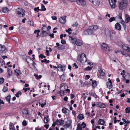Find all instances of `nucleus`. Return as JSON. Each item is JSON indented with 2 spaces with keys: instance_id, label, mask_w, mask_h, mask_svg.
I'll return each instance as SVG.
<instances>
[{
  "instance_id": "obj_1",
  "label": "nucleus",
  "mask_w": 130,
  "mask_h": 130,
  "mask_svg": "<svg viewBox=\"0 0 130 130\" xmlns=\"http://www.w3.org/2000/svg\"><path fill=\"white\" fill-rule=\"evenodd\" d=\"M97 29L98 26L96 25L91 26L84 31V34L85 35H91L93 34L94 31H96Z\"/></svg>"
},
{
  "instance_id": "obj_2",
  "label": "nucleus",
  "mask_w": 130,
  "mask_h": 130,
  "mask_svg": "<svg viewBox=\"0 0 130 130\" xmlns=\"http://www.w3.org/2000/svg\"><path fill=\"white\" fill-rule=\"evenodd\" d=\"M16 13L19 17H23L25 15V11L22 8H19L16 9Z\"/></svg>"
},
{
  "instance_id": "obj_3",
  "label": "nucleus",
  "mask_w": 130,
  "mask_h": 130,
  "mask_svg": "<svg viewBox=\"0 0 130 130\" xmlns=\"http://www.w3.org/2000/svg\"><path fill=\"white\" fill-rule=\"evenodd\" d=\"M128 2L127 0H122L120 3L119 5V9L122 10L123 7L127 6V5Z\"/></svg>"
},
{
  "instance_id": "obj_4",
  "label": "nucleus",
  "mask_w": 130,
  "mask_h": 130,
  "mask_svg": "<svg viewBox=\"0 0 130 130\" xmlns=\"http://www.w3.org/2000/svg\"><path fill=\"white\" fill-rule=\"evenodd\" d=\"M80 61L82 62H84L86 61V58L85 54L82 53L80 56L79 57Z\"/></svg>"
},
{
  "instance_id": "obj_5",
  "label": "nucleus",
  "mask_w": 130,
  "mask_h": 130,
  "mask_svg": "<svg viewBox=\"0 0 130 130\" xmlns=\"http://www.w3.org/2000/svg\"><path fill=\"white\" fill-rule=\"evenodd\" d=\"M77 4L80 6H84L86 5L85 0H75Z\"/></svg>"
},
{
  "instance_id": "obj_6",
  "label": "nucleus",
  "mask_w": 130,
  "mask_h": 130,
  "mask_svg": "<svg viewBox=\"0 0 130 130\" xmlns=\"http://www.w3.org/2000/svg\"><path fill=\"white\" fill-rule=\"evenodd\" d=\"M110 5L112 9H113L116 6L115 3L116 0H109Z\"/></svg>"
},
{
  "instance_id": "obj_7",
  "label": "nucleus",
  "mask_w": 130,
  "mask_h": 130,
  "mask_svg": "<svg viewBox=\"0 0 130 130\" xmlns=\"http://www.w3.org/2000/svg\"><path fill=\"white\" fill-rule=\"evenodd\" d=\"M102 49L105 51H109V46L105 43H103L102 44Z\"/></svg>"
},
{
  "instance_id": "obj_8",
  "label": "nucleus",
  "mask_w": 130,
  "mask_h": 130,
  "mask_svg": "<svg viewBox=\"0 0 130 130\" xmlns=\"http://www.w3.org/2000/svg\"><path fill=\"white\" fill-rule=\"evenodd\" d=\"M66 16H63L59 19V21L62 24H64L65 23L66 21Z\"/></svg>"
},
{
  "instance_id": "obj_9",
  "label": "nucleus",
  "mask_w": 130,
  "mask_h": 130,
  "mask_svg": "<svg viewBox=\"0 0 130 130\" xmlns=\"http://www.w3.org/2000/svg\"><path fill=\"white\" fill-rule=\"evenodd\" d=\"M75 44L77 46H80L83 44V42L82 40L79 39H76Z\"/></svg>"
},
{
  "instance_id": "obj_10",
  "label": "nucleus",
  "mask_w": 130,
  "mask_h": 130,
  "mask_svg": "<svg viewBox=\"0 0 130 130\" xmlns=\"http://www.w3.org/2000/svg\"><path fill=\"white\" fill-rule=\"evenodd\" d=\"M64 121L63 120L59 119L57 120L56 122V124L57 125H61L64 124Z\"/></svg>"
},
{
  "instance_id": "obj_11",
  "label": "nucleus",
  "mask_w": 130,
  "mask_h": 130,
  "mask_svg": "<svg viewBox=\"0 0 130 130\" xmlns=\"http://www.w3.org/2000/svg\"><path fill=\"white\" fill-rule=\"evenodd\" d=\"M66 67L65 65L63 66L61 64H59L58 66V68H59L61 71L63 72L65 70Z\"/></svg>"
},
{
  "instance_id": "obj_12",
  "label": "nucleus",
  "mask_w": 130,
  "mask_h": 130,
  "mask_svg": "<svg viewBox=\"0 0 130 130\" xmlns=\"http://www.w3.org/2000/svg\"><path fill=\"white\" fill-rule=\"evenodd\" d=\"M108 80H109L108 82H107L106 83V85L108 88L110 89L112 87V86L111 80L109 78Z\"/></svg>"
},
{
  "instance_id": "obj_13",
  "label": "nucleus",
  "mask_w": 130,
  "mask_h": 130,
  "mask_svg": "<svg viewBox=\"0 0 130 130\" xmlns=\"http://www.w3.org/2000/svg\"><path fill=\"white\" fill-rule=\"evenodd\" d=\"M69 40L73 44H75L76 39L74 38L73 37L70 36H69Z\"/></svg>"
},
{
  "instance_id": "obj_14",
  "label": "nucleus",
  "mask_w": 130,
  "mask_h": 130,
  "mask_svg": "<svg viewBox=\"0 0 130 130\" xmlns=\"http://www.w3.org/2000/svg\"><path fill=\"white\" fill-rule=\"evenodd\" d=\"M125 22L126 23H128L130 20V17L129 15L125 14Z\"/></svg>"
},
{
  "instance_id": "obj_15",
  "label": "nucleus",
  "mask_w": 130,
  "mask_h": 130,
  "mask_svg": "<svg viewBox=\"0 0 130 130\" xmlns=\"http://www.w3.org/2000/svg\"><path fill=\"white\" fill-rule=\"evenodd\" d=\"M122 47L124 50L126 51L127 52H130V49L126 45H123Z\"/></svg>"
},
{
  "instance_id": "obj_16",
  "label": "nucleus",
  "mask_w": 130,
  "mask_h": 130,
  "mask_svg": "<svg viewBox=\"0 0 130 130\" xmlns=\"http://www.w3.org/2000/svg\"><path fill=\"white\" fill-rule=\"evenodd\" d=\"M96 106L97 107L101 108H105L106 107V105L104 104L101 103H100L96 105Z\"/></svg>"
},
{
  "instance_id": "obj_17",
  "label": "nucleus",
  "mask_w": 130,
  "mask_h": 130,
  "mask_svg": "<svg viewBox=\"0 0 130 130\" xmlns=\"http://www.w3.org/2000/svg\"><path fill=\"white\" fill-rule=\"evenodd\" d=\"M22 113L24 115H26L28 114L29 112L27 108H25L22 111Z\"/></svg>"
},
{
  "instance_id": "obj_18",
  "label": "nucleus",
  "mask_w": 130,
  "mask_h": 130,
  "mask_svg": "<svg viewBox=\"0 0 130 130\" xmlns=\"http://www.w3.org/2000/svg\"><path fill=\"white\" fill-rule=\"evenodd\" d=\"M62 111L63 113H65L66 115H68L69 112V110L64 107L62 109Z\"/></svg>"
},
{
  "instance_id": "obj_19",
  "label": "nucleus",
  "mask_w": 130,
  "mask_h": 130,
  "mask_svg": "<svg viewBox=\"0 0 130 130\" xmlns=\"http://www.w3.org/2000/svg\"><path fill=\"white\" fill-rule=\"evenodd\" d=\"M115 28L117 29L120 30L121 29V25L119 23H117L115 25Z\"/></svg>"
},
{
  "instance_id": "obj_20",
  "label": "nucleus",
  "mask_w": 130,
  "mask_h": 130,
  "mask_svg": "<svg viewBox=\"0 0 130 130\" xmlns=\"http://www.w3.org/2000/svg\"><path fill=\"white\" fill-rule=\"evenodd\" d=\"M6 48L4 45L0 44V52L2 53L5 51Z\"/></svg>"
},
{
  "instance_id": "obj_21",
  "label": "nucleus",
  "mask_w": 130,
  "mask_h": 130,
  "mask_svg": "<svg viewBox=\"0 0 130 130\" xmlns=\"http://www.w3.org/2000/svg\"><path fill=\"white\" fill-rule=\"evenodd\" d=\"M92 4L95 6H98L100 4V2L99 0H94Z\"/></svg>"
},
{
  "instance_id": "obj_22",
  "label": "nucleus",
  "mask_w": 130,
  "mask_h": 130,
  "mask_svg": "<svg viewBox=\"0 0 130 130\" xmlns=\"http://www.w3.org/2000/svg\"><path fill=\"white\" fill-rule=\"evenodd\" d=\"M90 80L92 81V86L93 88H94L97 86L96 82L95 80H93L92 79H90Z\"/></svg>"
},
{
  "instance_id": "obj_23",
  "label": "nucleus",
  "mask_w": 130,
  "mask_h": 130,
  "mask_svg": "<svg viewBox=\"0 0 130 130\" xmlns=\"http://www.w3.org/2000/svg\"><path fill=\"white\" fill-rule=\"evenodd\" d=\"M98 123L99 124L104 125L105 122L104 120L100 119L98 121Z\"/></svg>"
},
{
  "instance_id": "obj_24",
  "label": "nucleus",
  "mask_w": 130,
  "mask_h": 130,
  "mask_svg": "<svg viewBox=\"0 0 130 130\" xmlns=\"http://www.w3.org/2000/svg\"><path fill=\"white\" fill-rule=\"evenodd\" d=\"M26 61L27 62V63L29 64H29L30 62H32V60L29 57H26Z\"/></svg>"
},
{
  "instance_id": "obj_25",
  "label": "nucleus",
  "mask_w": 130,
  "mask_h": 130,
  "mask_svg": "<svg viewBox=\"0 0 130 130\" xmlns=\"http://www.w3.org/2000/svg\"><path fill=\"white\" fill-rule=\"evenodd\" d=\"M9 11V9L6 7H4L2 8V11L3 12L6 13L8 12Z\"/></svg>"
},
{
  "instance_id": "obj_26",
  "label": "nucleus",
  "mask_w": 130,
  "mask_h": 130,
  "mask_svg": "<svg viewBox=\"0 0 130 130\" xmlns=\"http://www.w3.org/2000/svg\"><path fill=\"white\" fill-rule=\"evenodd\" d=\"M98 71L99 72L101 75L103 76H104L105 75V73L103 71V70L101 69H100L98 70Z\"/></svg>"
},
{
  "instance_id": "obj_27",
  "label": "nucleus",
  "mask_w": 130,
  "mask_h": 130,
  "mask_svg": "<svg viewBox=\"0 0 130 130\" xmlns=\"http://www.w3.org/2000/svg\"><path fill=\"white\" fill-rule=\"evenodd\" d=\"M49 30L47 27H46L45 25H43L42 28V33L44 32H45L46 31Z\"/></svg>"
},
{
  "instance_id": "obj_28",
  "label": "nucleus",
  "mask_w": 130,
  "mask_h": 130,
  "mask_svg": "<svg viewBox=\"0 0 130 130\" xmlns=\"http://www.w3.org/2000/svg\"><path fill=\"white\" fill-rule=\"evenodd\" d=\"M21 73V72L19 70L17 69L15 70V74L16 75H19Z\"/></svg>"
},
{
  "instance_id": "obj_29",
  "label": "nucleus",
  "mask_w": 130,
  "mask_h": 130,
  "mask_svg": "<svg viewBox=\"0 0 130 130\" xmlns=\"http://www.w3.org/2000/svg\"><path fill=\"white\" fill-rule=\"evenodd\" d=\"M65 91V90L63 89H62V88L60 89V90L59 92L61 96H63L64 94V92Z\"/></svg>"
},
{
  "instance_id": "obj_30",
  "label": "nucleus",
  "mask_w": 130,
  "mask_h": 130,
  "mask_svg": "<svg viewBox=\"0 0 130 130\" xmlns=\"http://www.w3.org/2000/svg\"><path fill=\"white\" fill-rule=\"evenodd\" d=\"M8 72V76L7 77L8 78L10 77V76L12 75V71L10 70H8L7 71Z\"/></svg>"
},
{
  "instance_id": "obj_31",
  "label": "nucleus",
  "mask_w": 130,
  "mask_h": 130,
  "mask_svg": "<svg viewBox=\"0 0 130 130\" xmlns=\"http://www.w3.org/2000/svg\"><path fill=\"white\" fill-rule=\"evenodd\" d=\"M77 118L78 119L82 120L84 118L83 115L82 114H79L77 116Z\"/></svg>"
},
{
  "instance_id": "obj_32",
  "label": "nucleus",
  "mask_w": 130,
  "mask_h": 130,
  "mask_svg": "<svg viewBox=\"0 0 130 130\" xmlns=\"http://www.w3.org/2000/svg\"><path fill=\"white\" fill-rule=\"evenodd\" d=\"M49 120L48 117H44V123H47L48 122H49Z\"/></svg>"
},
{
  "instance_id": "obj_33",
  "label": "nucleus",
  "mask_w": 130,
  "mask_h": 130,
  "mask_svg": "<svg viewBox=\"0 0 130 130\" xmlns=\"http://www.w3.org/2000/svg\"><path fill=\"white\" fill-rule=\"evenodd\" d=\"M93 67H89L88 66L87 67H86L84 68V70L85 71H88L91 70L92 68H93Z\"/></svg>"
},
{
  "instance_id": "obj_34",
  "label": "nucleus",
  "mask_w": 130,
  "mask_h": 130,
  "mask_svg": "<svg viewBox=\"0 0 130 130\" xmlns=\"http://www.w3.org/2000/svg\"><path fill=\"white\" fill-rule=\"evenodd\" d=\"M126 113H130V107H126L125 109Z\"/></svg>"
},
{
  "instance_id": "obj_35",
  "label": "nucleus",
  "mask_w": 130,
  "mask_h": 130,
  "mask_svg": "<svg viewBox=\"0 0 130 130\" xmlns=\"http://www.w3.org/2000/svg\"><path fill=\"white\" fill-rule=\"evenodd\" d=\"M50 31L49 30L46 31L45 32H42L43 35H44L45 36H46L47 35H49L50 34Z\"/></svg>"
},
{
  "instance_id": "obj_36",
  "label": "nucleus",
  "mask_w": 130,
  "mask_h": 130,
  "mask_svg": "<svg viewBox=\"0 0 130 130\" xmlns=\"http://www.w3.org/2000/svg\"><path fill=\"white\" fill-rule=\"evenodd\" d=\"M60 88H62V89H63L64 88V89L65 88H67V86H64L63 83H62L60 84Z\"/></svg>"
},
{
  "instance_id": "obj_37",
  "label": "nucleus",
  "mask_w": 130,
  "mask_h": 130,
  "mask_svg": "<svg viewBox=\"0 0 130 130\" xmlns=\"http://www.w3.org/2000/svg\"><path fill=\"white\" fill-rule=\"evenodd\" d=\"M4 82V79L3 77H0V84H3Z\"/></svg>"
},
{
  "instance_id": "obj_38",
  "label": "nucleus",
  "mask_w": 130,
  "mask_h": 130,
  "mask_svg": "<svg viewBox=\"0 0 130 130\" xmlns=\"http://www.w3.org/2000/svg\"><path fill=\"white\" fill-rule=\"evenodd\" d=\"M60 78L61 80L62 81H64L65 80V77L63 75H61Z\"/></svg>"
},
{
  "instance_id": "obj_39",
  "label": "nucleus",
  "mask_w": 130,
  "mask_h": 130,
  "mask_svg": "<svg viewBox=\"0 0 130 130\" xmlns=\"http://www.w3.org/2000/svg\"><path fill=\"white\" fill-rule=\"evenodd\" d=\"M77 129H76V130H77V129L79 130H82V127L81 126V125L80 124H78L77 125Z\"/></svg>"
},
{
  "instance_id": "obj_40",
  "label": "nucleus",
  "mask_w": 130,
  "mask_h": 130,
  "mask_svg": "<svg viewBox=\"0 0 130 130\" xmlns=\"http://www.w3.org/2000/svg\"><path fill=\"white\" fill-rule=\"evenodd\" d=\"M66 31L69 33V34L70 35L71 34V32L72 31L71 29L70 28H69L68 30H66Z\"/></svg>"
},
{
  "instance_id": "obj_41",
  "label": "nucleus",
  "mask_w": 130,
  "mask_h": 130,
  "mask_svg": "<svg viewBox=\"0 0 130 130\" xmlns=\"http://www.w3.org/2000/svg\"><path fill=\"white\" fill-rule=\"evenodd\" d=\"M10 97L11 96L10 95H8L6 98L7 101L9 103H10Z\"/></svg>"
},
{
  "instance_id": "obj_42",
  "label": "nucleus",
  "mask_w": 130,
  "mask_h": 130,
  "mask_svg": "<svg viewBox=\"0 0 130 130\" xmlns=\"http://www.w3.org/2000/svg\"><path fill=\"white\" fill-rule=\"evenodd\" d=\"M21 94V92L20 91H19L17 92L15 94L16 96L17 97H19V95Z\"/></svg>"
},
{
  "instance_id": "obj_43",
  "label": "nucleus",
  "mask_w": 130,
  "mask_h": 130,
  "mask_svg": "<svg viewBox=\"0 0 130 130\" xmlns=\"http://www.w3.org/2000/svg\"><path fill=\"white\" fill-rule=\"evenodd\" d=\"M122 120L123 121V122H124V123H125L127 124L129 123H130V122L128 120L126 121L125 119L124 118H122Z\"/></svg>"
},
{
  "instance_id": "obj_44",
  "label": "nucleus",
  "mask_w": 130,
  "mask_h": 130,
  "mask_svg": "<svg viewBox=\"0 0 130 130\" xmlns=\"http://www.w3.org/2000/svg\"><path fill=\"white\" fill-rule=\"evenodd\" d=\"M41 62H45L46 63H48L50 61L49 60H47L46 59H45L43 60H41Z\"/></svg>"
},
{
  "instance_id": "obj_45",
  "label": "nucleus",
  "mask_w": 130,
  "mask_h": 130,
  "mask_svg": "<svg viewBox=\"0 0 130 130\" xmlns=\"http://www.w3.org/2000/svg\"><path fill=\"white\" fill-rule=\"evenodd\" d=\"M41 5L42 7V9H41L40 10L41 11H45L46 10V8H45L44 6V5H43L42 4H41Z\"/></svg>"
},
{
  "instance_id": "obj_46",
  "label": "nucleus",
  "mask_w": 130,
  "mask_h": 130,
  "mask_svg": "<svg viewBox=\"0 0 130 130\" xmlns=\"http://www.w3.org/2000/svg\"><path fill=\"white\" fill-rule=\"evenodd\" d=\"M8 89L7 87H4L3 89V91L4 92H5L7 91L8 90Z\"/></svg>"
},
{
  "instance_id": "obj_47",
  "label": "nucleus",
  "mask_w": 130,
  "mask_h": 130,
  "mask_svg": "<svg viewBox=\"0 0 130 130\" xmlns=\"http://www.w3.org/2000/svg\"><path fill=\"white\" fill-rule=\"evenodd\" d=\"M128 76V77L129 78L128 79H125L126 80V83H129V80H130V76L129 75H127Z\"/></svg>"
},
{
  "instance_id": "obj_48",
  "label": "nucleus",
  "mask_w": 130,
  "mask_h": 130,
  "mask_svg": "<svg viewBox=\"0 0 130 130\" xmlns=\"http://www.w3.org/2000/svg\"><path fill=\"white\" fill-rule=\"evenodd\" d=\"M70 125L69 124H65L63 126V127L64 128L66 129L69 127Z\"/></svg>"
},
{
  "instance_id": "obj_49",
  "label": "nucleus",
  "mask_w": 130,
  "mask_h": 130,
  "mask_svg": "<svg viewBox=\"0 0 130 130\" xmlns=\"http://www.w3.org/2000/svg\"><path fill=\"white\" fill-rule=\"evenodd\" d=\"M67 122L68 123V124H69L70 126L71 125V124H72V120H69L67 121Z\"/></svg>"
},
{
  "instance_id": "obj_50",
  "label": "nucleus",
  "mask_w": 130,
  "mask_h": 130,
  "mask_svg": "<svg viewBox=\"0 0 130 130\" xmlns=\"http://www.w3.org/2000/svg\"><path fill=\"white\" fill-rule=\"evenodd\" d=\"M115 18L114 17H112L109 19V21L111 22L115 20Z\"/></svg>"
},
{
  "instance_id": "obj_51",
  "label": "nucleus",
  "mask_w": 130,
  "mask_h": 130,
  "mask_svg": "<svg viewBox=\"0 0 130 130\" xmlns=\"http://www.w3.org/2000/svg\"><path fill=\"white\" fill-rule=\"evenodd\" d=\"M22 124L23 125L25 126L27 125V124L26 121L25 120H24L22 122Z\"/></svg>"
},
{
  "instance_id": "obj_52",
  "label": "nucleus",
  "mask_w": 130,
  "mask_h": 130,
  "mask_svg": "<svg viewBox=\"0 0 130 130\" xmlns=\"http://www.w3.org/2000/svg\"><path fill=\"white\" fill-rule=\"evenodd\" d=\"M39 57L41 58H46V56H45L43 55L42 54H41L39 56Z\"/></svg>"
},
{
  "instance_id": "obj_53",
  "label": "nucleus",
  "mask_w": 130,
  "mask_h": 130,
  "mask_svg": "<svg viewBox=\"0 0 130 130\" xmlns=\"http://www.w3.org/2000/svg\"><path fill=\"white\" fill-rule=\"evenodd\" d=\"M61 43L63 44H64L66 43V41L65 40H64L62 39L61 40Z\"/></svg>"
},
{
  "instance_id": "obj_54",
  "label": "nucleus",
  "mask_w": 130,
  "mask_h": 130,
  "mask_svg": "<svg viewBox=\"0 0 130 130\" xmlns=\"http://www.w3.org/2000/svg\"><path fill=\"white\" fill-rule=\"evenodd\" d=\"M29 24L31 26H33L34 25V22L32 21H30L29 22Z\"/></svg>"
},
{
  "instance_id": "obj_55",
  "label": "nucleus",
  "mask_w": 130,
  "mask_h": 130,
  "mask_svg": "<svg viewBox=\"0 0 130 130\" xmlns=\"http://www.w3.org/2000/svg\"><path fill=\"white\" fill-rule=\"evenodd\" d=\"M34 10L35 11H37V12H38L40 10L39 7H38L35 8Z\"/></svg>"
},
{
  "instance_id": "obj_56",
  "label": "nucleus",
  "mask_w": 130,
  "mask_h": 130,
  "mask_svg": "<svg viewBox=\"0 0 130 130\" xmlns=\"http://www.w3.org/2000/svg\"><path fill=\"white\" fill-rule=\"evenodd\" d=\"M81 125L83 126V128H85V127L86 126V124H85L84 122H83L82 123Z\"/></svg>"
},
{
  "instance_id": "obj_57",
  "label": "nucleus",
  "mask_w": 130,
  "mask_h": 130,
  "mask_svg": "<svg viewBox=\"0 0 130 130\" xmlns=\"http://www.w3.org/2000/svg\"><path fill=\"white\" fill-rule=\"evenodd\" d=\"M78 25V23L77 22H75L74 24H73L72 26L73 27L76 26Z\"/></svg>"
},
{
  "instance_id": "obj_58",
  "label": "nucleus",
  "mask_w": 130,
  "mask_h": 130,
  "mask_svg": "<svg viewBox=\"0 0 130 130\" xmlns=\"http://www.w3.org/2000/svg\"><path fill=\"white\" fill-rule=\"evenodd\" d=\"M30 89L29 88H24L23 89L25 92H26L27 90H29Z\"/></svg>"
},
{
  "instance_id": "obj_59",
  "label": "nucleus",
  "mask_w": 130,
  "mask_h": 130,
  "mask_svg": "<svg viewBox=\"0 0 130 130\" xmlns=\"http://www.w3.org/2000/svg\"><path fill=\"white\" fill-rule=\"evenodd\" d=\"M39 104H40H40H41V107H43L45 105H46V103H44V104H41V103H39Z\"/></svg>"
},
{
  "instance_id": "obj_60",
  "label": "nucleus",
  "mask_w": 130,
  "mask_h": 130,
  "mask_svg": "<svg viewBox=\"0 0 130 130\" xmlns=\"http://www.w3.org/2000/svg\"><path fill=\"white\" fill-rule=\"evenodd\" d=\"M73 67H75L76 69L77 68H78V66L75 63H74L73 64Z\"/></svg>"
},
{
  "instance_id": "obj_61",
  "label": "nucleus",
  "mask_w": 130,
  "mask_h": 130,
  "mask_svg": "<svg viewBox=\"0 0 130 130\" xmlns=\"http://www.w3.org/2000/svg\"><path fill=\"white\" fill-rule=\"evenodd\" d=\"M46 55L47 56H49L50 55V53L48 50H46Z\"/></svg>"
},
{
  "instance_id": "obj_62",
  "label": "nucleus",
  "mask_w": 130,
  "mask_h": 130,
  "mask_svg": "<svg viewBox=\"0 0 130 130\" xmlns=\"http://www.w3.org/2000/svg\"><path fill=\"white\" fill-rule=\"evenodd\" d=\"M68 87H67V88H65L64 89V90H65V91H66L67 92H68L69 93L70 92V90L69 89H67V88Z\"/></svg>"
},
{
  "instance_id": "obj_63",
  "label": "nucleus",
  "mask_w": 130,
  "mask_h": 130,
  "mask_svg": "<svg viewBox=\"0 0 130 130\" xmlns=\"http://www.w3.org/2000/svg\"><path fill=\"white\" fill-rule=\"evenodd\" d=\"M49 36H50L52 38H54V34H49Z\"/></svg>"
},
{
  "instance_id": "obj_64",
  "label": "nucleus",
  "mask_w": 130,
  "mask_h": 130,
  "mask_svg": "<svg viewBox=\"0 0 130 130\" xmlns=\"http://www.w3.org/2000/svg\"><path fill=\"white\" fill-rule=\"evenodd\" d=\"M51 18H52V19L53 20H56L57 19V18L56 16H52V17Z\"/></svg>"
}]
</instances>
